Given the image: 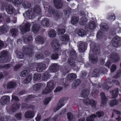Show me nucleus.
Masks as SVG:
<instances>
[{
  "label": "nucleus",
  "instance_id": "nucleus-25",
  "mask_svg": "<svg viewBox=\"0 0 121 121\" xmlns=\"http://www.w3.org/2000/svg\"><path fill=\"white\" fill-rule=\"evenodd\" d=\"M76 75L74 73L69 74L67 77V79L68 81L73 80L76 78Z\"/></svg>",
  "mask_w": 121,
  "mask_h": 121
},
{
  "label": "nucleus",
  "instance_id": "nucleus-50",
  "mask_svg": "<svg viewBox=\"0 0 121 121\" xmlns=\"http://www.w3.org/2000/svg\"><path fill=\"white\" fill-rule=\"evenodd\" d=\"M16 52L17 57L19 58H22L23 57V54L22 52L17 51Z\"/></svg>",
  "mask_w": 121,
  "mask_h": 121
},
{
  "label": "nucleus",
  "instance_id": "nucleus-63",
  "mask_svg": "<svg viewBox=\"0 0 121 121\" xmlns=\"http://www.w3.org/2000/svg\"><path fill=\"white\" fill-rule=\"evenodd\" d=\"M22 0H13V3L17 5L20 4L22 1Z\"/></svg>",
  "mask_w": 121,
  "mask_h": 121
},
{
  "label": "nucleus",
  "instance_id": "nucleus-14",
  "mask_svg": "<svg viewBox=\"0 0 121 121\" xmlns=\"http://www.w3.org/2000/svg\"><path fill=\"white\" fill-rule=\"evenodd\" d=\"M31 25L30 23L27 22L25 24L24 26L21 30V32L23 33H25L26 32L29 31L30 30V27Z\"/></svg>",
  "mask_w": 121,
  "mask_h": 121
},
{
  "label": "nucleus",
  "instance_id": "nucleus-36",
  "mask_svg": "<svg viewBox=\"0 0 121 121\" xmlns=\"http://www.w3.org/2000/svg\"><path fill=\"white\" fill-rule=\"evenodd\" d=\"M41 77V75L40 74L35 73L34 75L33 79L34 81H38L40 79Z\"/></svg>",
  "mask_w": 121,
  "mask_h": 121
},
{
  "label": "nucleus",
  "instance_id": "nucleus-64",
  "mask_svg": "<svg viewBox=\"0 0 121 121\" xmlns=\"http://www.w3.org/2000/svg\"><path fill=\"white\" fill-rule=\"evenodd\" d=\"M22 66V65L20 64L16 65L14 67V70L16 71L17 69H19Z\"/></svg>",
  "mask_w": 121,
  "mask_h": 121
},
{
  "label": "nucleus",
  "instance_id": "nucleus-31",
  "mask_svg": "<svg viewBox=\"0 0 121 121\" xmlns=\"http://www.w3.org/2000/svg\"><path fill=\"white\" fill-rule=\"evenodd\" d=\"M49 36L52 38H53L56 37V31L53 30H51L49 31L48 33Z\"/></svg>",
  "mask_w": 121,
  "mask_h": 121
},
{
  "label": "nucleus",
  "instance_id": "nucleus-58",
  "mask_svg": "<svg viewBox=\"0 0 121 121\" xmlns=\"http://www.w3.org/2000/svg\"><path fill=\"white\" fill-rule=\"evenodd\" d=\"M51 98L50 97L45 98L43 101V103L44 104L46 105L49 103L51 100Z\"/></svg>",
  "mask_w": 121,
  "mask_h": 121
},
{
  "label": "nucleus",
  "instance_id": "nucleus-29",
  "mask_svg": "<svg viewBox=\"0 0 121 121\" xmlns=\"http://www.w3.org/2000/svg\"><path fill=\"white\" fill-rule=\"evenodd\" d=\"M32 78V74H29L26 77V79L23 81V82L25 84L29 83L31 80Z\"/></svg>",
  "mask_w": 121,
  "mask_h": 121
},
{
  "label": "nucleus",
  "instance_id": "nucleus-26",
  "mask_svg": "<svg viewBox=\"0 0 121 121\" xmlns=\"http://www.w3.org/2000/svg\"><path fill=\"white\" fill-rule=\"evenodd\" d=\"M40 29V26L39 24H35L33 26L32 30L33 32L34 33H37L39 31Z\"/></svg>",
  "mask_w": 121,
  "mask_h": 121
},
{
  "label": "nucleus",
  "instance_id": "nucleus-57",
  "mask_svg": "<svg viewBox=\"0 0 121 121\" xmlns=\"http://www.w3.org/2000/svg\"><path fill=\"white\" fill-rule=\"evenodd\" d=\"M24 38L23 41L25 43L28 44L31 42L32 40V38Z\"/></svg>",
  "mask_w": 121,
  "mask_h": 121
},
{
  "label": "nucleus",
  "instance_id": "nucleus-12",
  "mask_svg": "<svg viewBox=\"0 0 121 121\" xmlns=\"http://www.w3.org/2000/svg\"><path fill=\"white\" fill-rule=\"evenodd\" d=\"M20 104L18 103H15L13 104L9 108V111L11 112H14L20 107Z\"/></svg>",
  "mask_w": 121,
  "mask_h": 121
},
{
  "label": "nucleus",
  "instance_id": "nucleus-22",
  "mask_svg": "<svg viewBox=\"0 0 121 121\" xmlns=\"http://www.w3.org/2000/svg\"><path fill=\"white\" fill-rule=\"evenodd\" d=\"M54 3L55 7L57 9L61 8L63 5V3L60 0H54Z\"/></svg>",
  "mask_w": 121,
  "mask_h": 121
},
{
  "label": "nucleus",
  "instance_id": "nucleus-39",
  "mask_svg": "<svg viewBox=\"0 0 121 121\" xmlns=\"http://www.w3.org/2000/svg\"><path fill=\"white\" fill-rule=\"evenodd\" d=\"M102 71L99 70V69H95L93 71V76L94 77H96L97 76V75L101 73Z\"/></svg>",
  "mask_w": 121,
  "mask_h": 121
},
{
  "label": "nucleus",
  "instance_id": "nucleus-42",
  "mask_svg": "<svg viewBox=\"0 0 121 121\" xmlns=\"http://www.w3.org/2000/svg\"><path fill=\"white\" fill-rule=\"evenodd\" d=\"M22 106L26 109L31 108L33 109L35 108V106L32 105H30L26 104H22Z\"/></svg>",
  "mask_w": 121,
  "mask_h": 121
},
{
  "label": "nucleus",
  "instance_id": "nucleus-7",
  "mask_svg": "<svg viewBox=\"0 0 121 121\" xmlns=\"http://www.w3.org/2000/svg\"><path fill=\"white\" fill-rule=\"evenodd\" d=\"M78 50L80 52H84L86 49L87 44L86 43L82 42H80L78 43Z\"/></svg>",
  "mask_w": 121,
  "mask_h": 121
},
{
  "label": "nucleus",
  "instance_id": "nucleus-45",
  "mask_svg": "<svg viewBox=\"0 0 121 121\" xmlns=\"http://www.w3.org/2000/svg\"><path fill=\"white\" fill-rule=\"evenodd\" d=\"M52 91L51 89L46 86V88L43 91L42 93L43 94H46L50 93Z\"/></svg>",
  "mask_w": 121,
  "mask_h": 121
},
{
  "label": "nucleus",
  "instance_id": "nucleus-2",
  "mask_svg": "<svg viewBox=\"0 0 121 121\" xmlns=\"http://www.w3.org/2000/svg\"><path fill=\"white\" fill-rule=\"evenodd\" d=\"M52 48L57 52L60 50V48L59 41L56 39L53 40L51 42Z\"/></svg>",
  "mask_w": 121,
  "mask_h": 121
},
{
  "label": "nucleus",
  "instance_id": "nucleus-60",
  "mask_svg": "<svg viewBox=\"0 0 121 121\" xmlns=\"http://www.w3.org/2000/svg\"><path fill=\"white\" fill-rule=\"evenodd\" d=\"M68 119L69 120H71L73 118V115L70 112H69L67 114Z\"/></svg>",
  "mask_w": 121,
  "mask_h": 121
},
{
  "label": "nucleus",
  "instance_id": "nucleus-38",
  "mask_svg": "<svg viewBox=\"0 0 121 121\" xmlns=\"http://www.w3.org/2000/svg\"><path fill=\"white\" fill-rule=\"evenodd\" d=\"M118 94V89L117 88L114 89L112 92V98L117 97Z\"/></svg>",
  "mask_w": 121,
  "mask_h": 121
},
{
  "label": "nucleus",
  "instance_id": "nucleus-40",
  "mask_svg": "<svg viewBox=\"0 0 121 121\" xmlns=\"http://www.w3.org/2000/svg\"><path fill=\"white\" fill-rule=\"evenodd\" d=\"M78 35L81 37H82L83 36L86 35V32L84 30L80 29L78 30Z\"/></svg>",
  "mask_w": 121,
  "mask_h": 121
},
{
  "label": "nucleus",
  "instance_id": "nucleus-33",
  "mask_svg": "<svg viewBox=\"0 0 121 121\" xmlns=\"http://www.w3.org/2000/svg\"><path fill=\"white\" fill-rule=\"evenodd\" d=\"M107 19L110 20H114L116 19L115 15L113 13H111L108 15L107 16Z\"/></svg>",
  "mask_w": 121,
  "mask_h": 121
},
{
  "label": "nucleus",
  "instance_id": "nucleus-61",
  "mask_svg": "<svg viewBox=\"0 0 121 121\" xmlns=\"http://www.w3.org/2000/svg\"><path fill=\"white\" fill-rule=\"evenodd\" d=\"M87 74V73L86 71H82L81 73V76L82 78H84L85 77Z\"/></svg>",
  "mask_w": 121,
  "mask_h": 121
},
{
  "label": "nucleus",
  "instance_id": "nucleus-41",
  "mask_svg": "<svg viewBox=\"0 0 121 121\" xmlns=\"http://www.w3.org/2000/svg\"><path fill=\"white\" fill-rule=\"evenodd\" d=\"M79 18L76 17H72L71 18V22L73 24H77L78 22Z\"/></svg>",
  "mask_w": 121,
  "mask_h": 121
},
{
  "label": "nucleus",
  "instance_id": "nucleus-37",
  "mask_svg": "<svg viewBox=\"0 0 121 121\" xmlns=\"http://www.w3.org/2000/svg\"><path fill=\"white\" fill-rule=\"evenodd\" d=\"M68 61L70 65L72 67L74 65L76 64V60L74 59H73L72 57L69 58Z\"/></svg>",
  "mask_w": 121,
  "mask_h": 121
},
{
  "label": "nucleus",
  "instance_id": "nucleus-35",
  "mask_svg": "<svg viewBox=\"0 0 121 121\" xmlns=\"http://www.w3.org/2000/svg\"><path fill=\"white\" fill-rule=\"evenodd\" d=\"M8 26L4 25L1 26L0 28V30L2 33H5L8 30Z\"/></svg>",
  "mask_w": 121,
  "mask_h": 121
},
{
  "label": "nucleus",
  "instance_id": "nucleus-28",
  "mask_svg": "<svg viewBox=\"0 0 121 121\" xmlns=\"http://www.w3.org/2000/svg\"><path fill=\"white\" fill-rule=\"evenodd\" d=\"M55 86V84L52 81H49L47 82L46 86L52 90L54 88Z\"/></svg>",
  "mask_w": 121,
  "mask_h": 121
},
{
  "label": "nucleus",
  "instance_id": "nucleus-51",
  "mask_svg": "<svg viewBox=\"0 0 121 121\" xmlns=\"http://www.w3.org/2000/svg\"><path fill=\"white\" fill-rule=\"evenodd\" d=\"M35 41L38 43L43 44L45 40L44 38H35Z\"/></svg>",
  "mask_w": 121,
  "mask_h": 121
},
{
  "label": "nucleus",
  "instance_id": "nucleus-27",
  "mask_svg": "<svg viewBox=\"0 0 121 121\" xmlns=\"http://www.w3.org/2000/svg\"><path fill=\"white\" fill-rule=\"evenodd\" d=\"M112 36H114V37H113L114 38H117V36H116V37L115 36V35L116 32L118 33H120L121 32V28L120 27H119L116 28V29H113L112 30Z\"/></svg>",
  "mask_w": 121,
  "mask_h": 121
},
{
  "label": "nucleus",
  "instance_id": "nucleus-43",
  "mask_svg": "<svg viewBox=\"0 0 121 121\" xmlns=\"http://www.w3.org/2000/svg\"><path fill=\"white\" fill-rule=\"evenodd\" d=\"M95 24L93 21L90 22L88 24V27L89 28L91 29H93L95 28Z\"/></svg>",
  "mask_w": 121,
  "mask_h": 121
},
{
  "label": "nucleus",
  "instance_id": "nucleus-15",
  "mask_svg": "<svg viewBox=\"0 0 121 121\" xmlns=\"http://www.w3.org/2000/svg\"><path fill=\"white\" fill-rule=\"evenodd\" d=\"M100 95L101 98V106H103L105 105L107 101V99L104 92H101Z\"/></svg>",
  "mask_w": 121,
  "mask_h": 121
},
{
  "label": "nucleus",
  "instance_id": "nucleus-18",
  "mask_svg": "<svg viewBox=\"0 0 121 121\" xmlns=\"http://www.w3.org/2000/svg\"><path fill=\"white\" fill-rule=\"evenodd\" d=\"M9 100L10 98L9 96H4L1 98L0 102L2 105H4L9 102Z\"/></svg>",
  "mask_w": 121,
  "mask_h": 121
},
{
  "label": "nucleus",
  "instance_id": "nucleus-8",
  "mask_svg": "<svg viewBox=\"0 0 121 121\" xmlns=\"http://www.w3.org/2000/svg\"><path fill=\"white\" fill-rule=\"evenodd\" d=\"M46 65L43 62L38 63L37 65L36 71L39 72H43V70L46 69Z\"/></svg>",
  "mask_w": 121,
  "mask_h": 121
},
{
  "label": "nucleus",
  "instance_id": "nucleus-13",
  "mask_svg": "<svg viewBox=\"0 0 121 121\" xmlns=\"http://www.w3.org/2000/svg\"><path fill=\"white\" fill-rule=\"evenodd\" d=\"M49 69L51 72H56L59 70L58 66L57 64L53 63L49 67Z\"/></svg>",
  "mask_w": 121,
  "mask_h": 121
},
{
  "label": "nucleus",
  "instance_id": "nucleus-11",
  "mask_svg": "<svg viewBox=\"0 0 121 121\" xmlns=\"http://www.w3.org/2000/svg\"><path fill=\"white\" fill-rule=\"evenodd\" d=\"M110 59L113 62L117 63L120 59L118 55L116 53H112L110 56Z\"/></svg>",
  "mask_w": 121,
  "mask_h": 121
},
{
  "label": "nucleus",
  "instance_id": "nucleus-5",
  "mask_svg": "<svg viewBox=\"0 0 121 121\" xmlns=\"http://www.w3.org/2000/svg\"><path fill=\"white\" fill-rule=\"evenodd\" d=\"M97 115H91L89 117L87 118L86 121H94V118L97 115L99 117L102 116L104 114V112L102 111H98L96 112Z\"/></svg>",
  "mask_w": 121,
  "mask_h": 121
},
{
  "label": "nucleus",
  "instance_id": "nucleus-34",
  "mask_svg": "<svg viewBox=\"0 0 121 121\" xmlns=\"http://www.w3.org/2000/svg\"><path fill=\"white\" fill-rule=\"evenodd\" d=\"M41 24L43 26H48L49 25L48 20L46 18L43 19L41 22Z\"/></svg>",
  "mask_w": 121,
  "mask_h": 121
},
{
  "label": "nucleus",
  "instance_id": "nucleus-48",
  "mask_svg": "<svg viewBox=\"0 0 121 121\" xmlns=\"http://www.w3.org/2000/svg\"><path fill=\"white\" fill-rule=\"evenodd\" d=\"M118 103V101L116 99L111 101L109 104L110 105L111 107H113L115 105H117Z\"/></svg>",
  "mask_w": 121,
  "mask_h": 121
},
{
  "label": "nucleus",
  "instance_id": "nucleus-3",
  "mask_svg": "<svg viewBox=\"0 0 121 121\" xmlns=\"http://www.w3.org/2000/svg\"><path fill=\"white\" fill-rule=\"evenodd\" d=\"M48 7V11L50 13H52L53 15L56 17L60 18L61 17L62 13L61 12L55 11L51 7Z\"/></svg>",
  "mask_w": 121,
  "mask_h": 121
},
{
  "label": "nucleus",
  "instance_id": "nucleus-32",
  "mask_svg": "<svg viewBox=\"0 0 121 121\" xmlns=\"http://www.w3.org/2000/svg\"><path fill=\"white\" fill-rule=\"evenodd\" d=\"M42 85L43 84L41 83L36 84L34 86L33 89L35 91H38L40 89Z\"/></svg>",
  "mask_w": 121,
  "mask_h": 121
},
{
  "label": "nucleus",
  "instance_id": "nucleus-23",
  "mask_svg": "<svg viewBox=\"0 0 121 121\" xmlns=\"http://www.w3.org/2000/svg\"><path fill=\"white\" fill-rule=\"evenodd\" d=\"M17 85L16 83L14 81L10 82L7 85V89H12L14 88Z\"/></svg>",
  "mask_w": 121,
  "mask_h": 121
},
{
  "label": "nucleus",
  "instance_id": "nucleus-44",
  "mask_svg": "<svg viewBox=\"0 0 121 121\" xmlns=\"http://www.w3.org/2000/svg\"><path fill=\"white\" fill-rule=\"evenodd\" d=\"M28 68H26L25 70L20 73V74L21 76L24 77L25 76L28 71Z\"/></svg>",
  "mask_w": 121,
  "mask_h": 121
},
{
  "label": "nucleus",
  "instance_id": "nucleus-16",
  "mask_svg": "<svg viewBox=\"0 0 121 121\" xmlns=\"http://www.w3.org/2000/svg\"><path fill=\"white\" fill-rule=\"evenodd\" d=\"M120 38H113L112 40L113 45L115 47H117L121 45V41Z\"/></svg>",
  "mask_w": 121,
  "mask_h": 121
},
{
  "label": "nucleus",
  "instance_id": "nucleus-24",
  "mask_svg": "<svg viewBox=\"0 0 121 121\" xmlns=\"http://www.w3.org/2000/svg\"><path fill=\"white\" fill-rule=\"evenodd\" d=\"M89 92L87 89L83 90L81 93V96L83 97H87L89 94Z\"/></svg>",
  "mask_w": 121,
  "mask_h": 121
},
{
  "label": "nucleus",
  "instance_id": "nucleus-10",
  "mask_svg": "<svg viewBox=\"0 0 121 121\" xmlns=\"http://www.w3.org/2000/svg\"><path fill=\"white\" fill-rule=\"evenodd\" d=\"M7 52L6 50H3L0 52V62H5V57L7 56Z\"/></svg>",
  "mask_w": 121,
  "mask_h": 121
},
{
  "label": "nucleus",
  "instance_id": "nucleus-9",
  "mask_svg": "<svg viewBox=\"0 0 121 121\" xmlns=\"http://www.w3.org/2000/svg\"><path fill=\"white\" fill-rule=\"evenodd\" d=\"M66 99V98L63 97L60 100L56 107L55 108V110H56L55 112L59 110L64 105V101Z\"/></svg>",
  "mask_w": 121,
  "mask_h": 121
},
{
  "label": "nucleus",
  "instance_id": "nucleus-20",
  "mask_svg": "<svg viewBox=\"0 0 121 121\" xmlns=\"http://www.w3.org/2000/svg\"><path fill=\"white\" fill-rule=\"evenodd\" d=\"M90 61L91 62L93 63H96L98 61V58L97 55L95 53L91 54L89 56Z\"/></svg>",
  "mask_w": 121,
  "mask_h": 121
},
{
  "label": "nucleus",
  "instance_id": "nucleus-56",
  "mask_svg": "<svg viewBox=\"0 0 121 121\" xmlns=\"http://www.w3.org/2000/svg\"><path fill=\"white\" fill-rule=\"evenodd\" d=\"M9 117L7 116L1 117H0V121H7L9 119Z\"/></svg>",
  "mask_w": 121,
  "mask_h": 121
},
{
  "label": "nucleus",
  "instance_id": "nucleus-21",
  "mask_svg": "<svg viewBox=\"0 0 121 121\" xmlns=\"http://www.w3.org/2000/svg\"><path fill=\"white\" fill-rule=\"evenodd\" d=\"M35 115L33 111H26L25 113L24 116L26 118H32Z\"/></svg>",
  "mask_w": 121,
  "mask_h": 121
},
{
  "label": "nucleus",
  "instance_id": "nucleus-62",
  "mask_svg": "<svg viewBox=\"0 0 121 121\" xmlns=\"http://www.w3.org/2000/svg\"><path fill=\"white\" fill-rule=\"evenodd\" d=\"M12 66V65L11 64H7L4 65L2 66V67L3 68H6V69H8L10 68Z\"/></svg>",
  "mask_w": 121,
  "mask_h": 121
},
{
  "label": "nucleus",
  "instance_id": "nucleus-53",
  "mask_svg": "<svg viewBox=\"0 0 121 121\" xmlns=\"http://www.w3.org/2000/svg\"><path fill=\"white\" fill-rule=\"evenodd\" d=\"M57 34L59 35L63 34L65 32V30L64 29H58L57 30Z\"/></svg>",
  "mask_w": 121,
  "mask_h": 121
},
{
  "label": "nucleus",
  "instance_id": "nucleus-30",
  "mask_svg": "<svg viewBox=\"0 0 121 121\" xmlns=\"http://www.w3.org/2000/svg\"><path fill=\"white\" fill-rule=\"evenodd\" d=\"M100 27L102 30L107 31L109 29V28L106 24L104 23H101L100 25Z\"/></svg>",
  "mask_w": 121,
  "mask_h": 121
},
{
  "label": "nucleus",
  "instance_id": "nucleus-59",
  "mask_svg": "<svg viewBox=\"0 0 121 121\" xmlns=\"http://www.w3.org/2000/svg\"><path fill=\"white\" fill-rule=\"evenodd\" d=\"M94 101L92 99H89L88 98L86 99L84 101V102L86 105L90 104V102Z\"/></svg>",
  "mask_w": 121,
  "mask_h": 121
},
{
  "label": "nucleus",
  "instance_id": "nucleus-19",
  "mask_svg": "<svg viewBox=\"0 0 121 121\" xmlns=\"http://www.w3.org/2000/svg\"><path fill=\"white\" fill-rule=\"evenodd\" d=\"M6 9L7 13L10 14H13L14 11V9L11 5H7L6 7Z\"/></svg>",
  "mask_w": 121,
  "mask_h": 121
},
{
  "label": "nucleus",
  "instance_id": "nucleus-55",
  "mask_svg": "<svg viewBox=\"0 0 121 121\" xmlns=\"http://www.w3.org/2000/svg\"><path fill=\"white\" fill-rule=\"evenodd\" d=\"M22 5L24 8H29L31 6V5L26 1L24 2L23 3Z\"/></svg>",
  "mask_w": 121,
  "mask_h": 121
},
{
  "label": "nucleus",
  "instance_id": "nucleus-54",
  "mask_svg": "<svg viewBox=\"0 0 121 121\" xmlns=\"http://www.w3.org/2000/svg\"><path fill=\"white\" fill-rule=\"evenodd\" d=\"M35 57L37 59H39L43 58L44 56L42 53H38L35 55Z\"/></svg>",
  "mask_w": 121,
  "mask_h": 121
},
{
  "label": "nucleus",
  "instance_id": "nucleus-17",
  "mask_svg": "<svg viewBox=\"0 0 121 121\" xmlns=\"http://www.w3.org/2000/svg\"><path fill=\"white\" fill-rule=\"evenodd\" d=\"M80 14L81 16H83L80 19V24L81 25H84L85 24L86 22L87 21V20L85 17V15L83 12L81 11V12Z\"/></svg>",
  "mask_w": 121,
  "mask_h": 121
},
{
  "label": "nucleus",
  "instance_id": "nucleus-6",
  "mask_svg": "<svg viewBox=\"0 0 121 121\" xmlns=\"http://www.w3.org/2000/svg\"><path fill=\"white\" fill-rule=\"evenodd\" d=\"M34 47L33 46H30L28 47L23 46L22 48L23 52L25 53L30 55L33 54Z\"/></svg>",
  "mask_w": 121,
  "mask_h": 121
},
{
  "label": "nucleus",
  "instance_id": "nucleus-1",
  "mask_svg": "<svg viewBox=\"0 0 121 121\" xmlns=\"http://www.w3.org/2000/svg\"><path fill=\"white\" fill-rule=\"evenodd\" d=\"M41 12L40 7L38 5H36L33 8L29 9L28 10L26 14V16L28 17L29 19H31L40 14Z\"/></svg>",
  "mask_w": 121,
  "mask_h": 121
},
{
  "label": "nucleus",
  "instance_id": "nucleus-46",
  "mask_svg": "<svg viewBox=\"0 0 121 121\" xmlns=\"http://www.w3.org/2000/svg\"><path fill=\"white\" fill-rule=\"evenodd\" d=\"M49 73L47 72H46L44 73L42 76L43 80L44 81H46L47 79L49 78Z\"/></svg>",
  "mask_w": 121,
  "mask_h": 121
},
{
  "label": "nucleus",
  "instance_id": "nucleus-52",
  "mask_svg": "<svg viewBox=\"0 0 121 121\" xmlns=\"http://www.w3.org/2000/svg\"><path fill=\"white\" fill-rule=\"evenodd\" d=\"M59 54L57 53H54L52 54L51 56V58L54 60H56L59 58Z\"/></svg>",
  "mask_w": 121,
  "mask_h": 121
},
{
  "label": "nucleus",
  "instance_id": "nucleus-4",
  "mask_svg": "<svg viewBox=\"0 0 121 121\" xmlns=\"http://www.w3.org/2000/svg\"><path fill=\"white\" fill-rule=\"evenodd\" d=\"M90 49L94 53L98 54L99 52V45L94 42H91L90 44Z\"/></svg>",
  "mask_w": 121,
  "mask_h": 121
},
{
  "label": "nucleus",
  "instance_id": "nucleus-47",
  "mask_svg": "<svg viewBox=\"0 0 121 121\" xmlns=\"http://www.w3.org/2000/svg\"><path fill=\"white\" fill-rule=\"evenodd\" d=\"M70 55L72 56L71 57L76 59L77 56V54L75 51L73 49H72L70 51Z\"/></svg>",
  "mask_w": 121,
  "mask_h": 121
},
{
  "label": "nucleus",
  "instance_id": "nucleus-49",
  "mask_svg": "<svg viewBox=\"0 0 121 121\" xmlns=\"http://www.w3.org/2000/svg\"><path fill=\"white\" fill-rule=\"evenodd\" d=\"M11 32L12 35L14 37H15L17 35L18 31L17 29L15 28H13L11 30Z\"/></svg>",
  "mask_w": 121,
  "mask_h": 121
}]
</instances>
